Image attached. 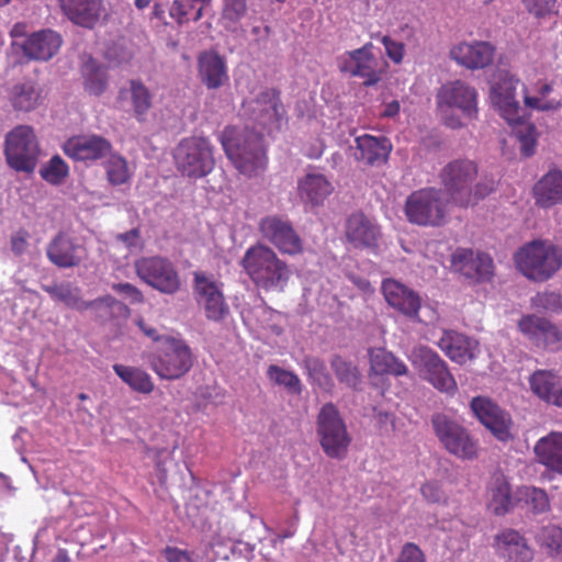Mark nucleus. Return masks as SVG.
<instances>
[{"instance_id": "nucleus-1", "label": "nucleus", "mask_w": 562, "mask_h": 562, "mask_svg": "<svg viewBox=\"0 0 562 562\" xmlns=\"http://www.w3.org/2000/svg\"><path fill=\"white\" fill-rule=\"evenodd\" d=\"M221 143L239 173L252 178L266 171L268 157L262 134L228 126L221 135Z\"/></svg>"}, {"instance_id": "nucleus-2", "label": "nucleus", "mask_w": 562, "mask_h": 562, "mask_svg": "<svg viewBox=\"0 0 562 562\" xmlns=\"http://www.w3.org/2000/svg\"><path fill=\"white\" fill-rule=\"evenodd\" d=\"M241 266L254 284L266 292H283L292 277L290 266L272 248L262 244L246 250Z\"/></svg>"}, {"instance_id": "nucleus-3", "label": "nucleus", "mask_w": 562, "mask_h": 562, "mask_svg": "<svg viewBox=\"0 0 562 562\" xmlns=\"http://www.w3.org/2000/svg\"><path fill=\"white\" fill-rule=\"evenodd\" d=\"M514 259L527 279L544 282L562 268V249L547 240H532L520 247Z\"/></svg>"}, {"instance_id": "nucleus-4", "label": "nucleus", "mask_w": 562, "mask_h": 562, "mask_svg": "<svg viewBox=\"0 0 562 562\" xmlns=\"http://www.w3.org/2000/svg\"><path fill=\"white\" fill-rule=\"evenodd\" d=\"M449 202L440 189L424 188L407 196L404 213L411 224L440 227L448 221Z\"/></svg>"}, {"instance_id": "nucleus-5", "label": "nucleus", "mask_w": 562, "mask_h": 562, "mask_svg": "<svg viewBox=\"0 0 562 562\" xmlns=\"http://www.w3.org/2000/svg\"><path fill=\"white\" fill-rule=\"evenodd\" d=\"M241 111L247 120L268 134L279 132L288 122L280 91L274 88H266L256 97L244 100Z\"/></svg>"}, {"instance_id": "nucleus-6", "label": "nucleus", "mask_w": 562, "mask_h": 562, "mask_svg": "<svg viewBox=\"0 0 562 562\" xmlns=\"http://www.w3.org/2000/svg\"><path fill=\"white\" fill-rule=\"evenodd\" d=\"M316 432L324 453L331 459H344L352 441L340 412L326 403L316 417Z\"/></svg>"}, {"instance_id": "nucleus-7", "label": "nucleus", "mask_w": 562, "mask_h": 562, "mask_svg": "<svg viewBox=\"0 0 562 562\" xmlns=\"http://www.w3.org/2000/svg\"><path fill=\"white\" fill-rule=\"evenodd\" d=\"M437 106L446 126L453 130L460 128L463 126L462 121L458 116L449 115V111L457 109L467 119H475L477 115V92L473 87L461 80L447 82L437 93Z\"/></svg>"}, {"instance_id": "nucleus-8", "label": "nucleus", "mask_w": 562, "mask_h": 562, "mask_svg": "<svg viewBox=\"0 0 562 562\" xmlns=\"http://www.w3.org/2000/svg\"><path fill=\"white\" fill-rule=\"evenodd\" d=\"M173 158L178 171L193 179L207 176L215 166L213 147L205 137L183 138L175 148Z\"/></svg>"}, {"instance_id": "nucleus-9", "label": "nucleus", "mask_w": 562, "mask_h": 562, "mask_svg": "<svg viewBox=\"0 0 562 562\" xmlns=\"http://www.w3.org/2000/svg\"><path fill=\"white\" fill-rule=\"evenodd\" d=\"M149 364L160 379L177 380L192 368L193 353L184 340L166 336L162 345L150 356Z\"/></svg>"}, {"instance_id": "nucleus-10", "label": "nucleus", "mask_w": 562, "mask_h": 562, "mask_svg": "<svg viewBox=\"0 0 562 562\" xmlns=\"http://www.w3.org/2000/svg\"><path fill=\"white\" fill-rule=\"evenodd\" d=\"M477 165L470 159H454L439 172L440 182L448 200L454 205L467 207L472 203V184L477 178Z\"/></svg>"}, {"instance_id": "nucleus-11", "label": "nucleus", "mask_w": 562, "mask_h": 562, "mask_svg": "<svg viewBox=\"0 0 562 562\" xmlns=\"http://www.w3.org/2000/svg\"><path fill=\"white\" fill-rule=\"evenodd\" d=\"M4 156L10 168L18 172H33L40 156L34 130L19 125L5 135Z\"/></svg>"}, {"instance_id": "nucleus-12", "label": "nucleus", "mask_w": 562, "mask_h": 562, "mask_svg": "<svg viewBox=\"0 0 562 562\" xmlns=\"http://www.w3.org/2000/svg\"><path fill=\"white\" fill-rule=\"evenodd\" d=\"M136 276L147 285L164 294H176L181 278L175 263L162 256L142 257L134 262Z\"/></svg>"}, {"instance_id": "nucleus-13", "label": "nucleus", "mask_w": 562, "mask_h": 562, "mask_svg": "<svg viewBox=\"0 0 562 562\" xmlns=\"http://www.w3.org/2000/svg\"><path fill=\"white\" fill-rule=\"evenodd\" d=\"M434 431L445 449L462 460L477 457L479 445L465 427L445 414H436L431 418Z\"/></svg>"}, {"instance_id": "nucleus-14", "label": "nucleus", "mask_w": 562, "mask_h": 562, "mask_svg": "<svg viewBox=\"0 0 562 562\" xmlns=\"http://www.w3.org/2000/svg\"><path fill=\"white\" fill-rule=\"evenodd\" d=\"M372 48V43H367L360 48L347 52L340 65L342 72L362 79L366 87L376 85L387 68V63L374 56Z\"/></svg>"}, {"instance_id": "nucleus-15", "label": "nucleus", "mask_w": 562, "mask_h": 562, "mask_svg": "<svg viewBox=\"0 0 562 562\" xmlns=\"http://www.w3.org/2000/svg\"><path fill=\"white\" fill-rule=\"evenodd\" d=\"M412 361L418 368L424 380L435 389L448 394L458 390L457 382L441 357L429 347H418L412 353Z\"/></svg>"}, {"instance_id": "nucleus-16", "label": "nucleus", "mask_w": 562, "mask_h": 562, "mask_svg": "<svg viewBox=\"0 0 562 562\" xmlns=\"http://www.w3.org/2000/svg\"><path fill=\"white\" fill-rule=\"evenodd\" d=\"M42 289L54 300L63 302L66 306L77 310H92L97 316L108 319L112 316L114 308H122L123 305L113 296L105 295L92 301H85L80 296V289L70 283L43 285Z\"/></svg>"}, {"instance_id": "nucleus-17", "label": "nucleus", "mask_w": 562, "mask_h": 562, "mask_svg": "<svg viewBox=\"0 0 562 562\" xmlns=\"http://www.w3.org/2000/svg\"><path fill=\"white\" fill-rule=\"evenodd\" d=\"M258 227L261 236L281 254L296 256L303 252V240L288 218L268 215L260 220Z\"/></svg>"}, {"instance_id": "nucleus-18", "label": "nucleus", "mask_w": 562, "mask_h": 562, "mask_svg": "<svg viewBox=\"0 0 562 562\" xmlns=\"http://www.w3.org/2000/svg\"><path fill=\"white\" fill-rule=\"evenodd\" d=\"M193 291L196 302L203 306L207 319L220 322L229 313L222 284L213 276L203 271L193 272Z\"/></svg>"}, {"instance_id": "nucleus-19", "label": "nucleus", "mask_w": 562, "mask_h": 562, "mask_svg": "<svg viewBox=\"0 0 562 562\" xmlns=\"http://www.w3.org/2000/svg\"><path fill=\"white\" fill-rule=\"evenodd\" d=\"M470 406L474 416L497 440L507 442L513 439L510 431L512 417L496 403L484 396H475L472 398Z\"/></svg>"}, {"instance_id": "nucleus-20", "label": "nucleus", "mask_w": 562, "mask_h": 562, "mask_svg": "<svg viewBox=\"0 0 562 562\" xmlns=\"http://www.w3.org/2000/svg\"><path fill=\"white\" fill-rule=\"evenodd\" d=\"M451 266L456 272L476 283L490 282L494 277L493 259L485 252L459 248L452 255Z\"/></svg>"}, {"instance_id": "nucleus-21", "label": "nucleus", "mask_w": 562, "mask_h": 562, "mask_svg": "<svg viewBox=\"0 0 562 562\" xmlns=\"http://www.w3.org/2000/svg\"><path fill=\"white\" fill-rule=\"evenodd\" d=\"M519 330L538 348L562 350V331L549 319L525 315L518 322Z\"/></svg>"}, {"instance_id": "nucleus-22", "label": "nucleus", "mask_w": 562, "mask_h": 562, "mask_svg": "<svg viewBox=\"0 0 562 562\" xmlns=\"http://www.w3.org/2000/svg\"><path fill=\"white\" fill-rule=\"evenodd\" d=\"M381 289L393 310L413 322H420L422 297L417 292L394 279L383 280Z\"/></svg>"}, {"instance_id": "nucleus-23", "label": "nucleus", "mask_w": 562, "mask_h": 562, "mask_svg": "<svg viewBox=\"0 0 562 562\" xmlns=\"http://www.w3.org/2000/svg\"><path fill=\"white\" fill-rule=\"evenodd\" d=\"M46 256L58 268L67 269L81 265L88 257V250L83 244L67 233L59 232L47 245Z\"/></svg>"}, {"instance_id": "nucleus-24", "label": "nucleus", "mask_w": 562, "mask_h": 562, "mask_svg": "<svg viewBox=\"0 0 562 562\" xmlns=\"http://www.w3.org/2000/svg\"><path fill=\"white\" fill-rule=\"evenodd\" d=\"M63 150L69 158L88 164L106 158L113 146L100 135H78L68 138L63 145Z\"/></svg>"}, {"instance_id": "nucleus-25", "label": "nucleus", "mask_w": 562, "mask_h": 562, "mask_svg": "<svg viewBox=\"0 0 562 562\" xmlns=\"http://www.w3.org/2000/svg\"><path fill=\"white\" fill-rule=\"evenodd\" d=\"M495 46L486 41L460 42L453 45L449 56L458 65L467 69H484L492 65L495 57Z\"/></svg>"}, {"instance_id": "nucleus-26", "label": "nucleus", "mask_w": 562, "mask_h": 562, "mask_svg": "<svg viewBox=\"0 0 562 562\" xmlns=\"http://www.w3.org/2000/svg\"><path fill=\"white\" fill-rule=\"evenodd\" d=\"M63 38L56 31L46 29L32 33L22 43L14 41L27 60L47 61L60 49Z\"/></svg>"}, {"instance_id": "nucleus-27", "label": "nucleus", "mask_w": 562, "mask_h": 562, "mask_svg": "<svg viewBox=\"0 0 562 562\" xmlns=\"http://www.w3.org/2000/svg\"><path fill=\"white\" fill-rule=\"evenodd\" d=\"M495 553L505 562H531L533 550L524 535L513 528H505L494 536Z\"/></svg>"}, {"instance_id": "nucleus-28", "label": "nucleus", "mask_w": 562, "mask_h": 562, "mask_svg": "<svg viewBox=\"0 0 562 562\" xmlns=\"http://www.w3.org/2000/svg\"><path fill=\"white\" fill-rule=\"evenodd\" d=\"M518 79L506 75L499 82L492 86V100L501 115L509 124H519L522 120V110L515 99V90Z\"/></svg>"}, {"instance_id": "nucleus-29", "label": "nucleus", "mask_w": 562, "mask_h": 562, "mask_svg": "<svg viewBox=\"0 0 562 562\" xmlns=\"http://www.w3.org/2000/svg\"><path fill=\"white\" fill-rule=\"evenodd\" d=\"M117 101L127 103L135 120L143 123L154 106V94L142 79H131L119 90Z\"/></svg>"}, {"instance_id": "nucleus-30", "label": "nucleus", "mask_w": 562, "mask_h": 562, "mask_svg": "<svg viewBox=\"0 0 562 562\" xmlns=\"http://www.w3.org/2000/svg\"><path fill=\"white\" fill-rule=\"evenodd\" d=\"M345 236L356 248H371L378 245L381 229L362 212H356L346 221Z\"/></svg>"}, {"instance_id": "nucleus-31", "label": "nucleus", "mask_w": 562, "mask_h": 562, "mask_svg": "<svg viewBox=\"0 0 562 562\" xmlns=\"http://www.w3.org/2000/svg\"><path fill=\"white\" fill-rule=\"evenodd\" d=\"M63 12L77 25L92 29L105 12L103 0H58Z\"/></svg>"}, {"instance_id": "nucleus-32", "label": "nucleus", "mask_w": 562, "mask_h": 562, "mask_svg": "<svg viewBox=\"0 0 562 562\" xmlns=\"http://www.w3.org/2000/svg\"><path fill=\"white\" fill-rule=\"evenodd\" d=\"M531 392L547 404L562 407V378L551 370H536L529 378Z\"/></svg>"}, {"instance_id": "nucleus-33", "label": "nucleus", "mask_w": 562, "mask_h": 562, "mask_svg": "<svg viewBox=\"0 0 562 562\" xmlns=\"http://www.w3.org/2000/svg\"><path fill=\"white\" fill-rule=\"evenodd\" d=\"M438 346L452 361L464 364L475 358L479 342L461 333L445 330Z\"/></svg>"}, {"instance_id": "nucleus-34", "label": "nucleus", "mask_w": 562, "mask_h": 562, "mask_svg": "<svg viewBox=\"0 0 562 562\" xmlns=\"http://www.w3.org/2000/svg\"><path fill=\"white\" fill-rule=\"evenodd\" d=\"M487 507L496 516L509 513L514 507L512 485L507 476L496 471L491 475L486 486Z\"/></svg>"}, {"instance_id": "nucleus-35", "label": "nucleus", "mask_w": 562, "mask_h": 562, "mask_svg": "<svg viewBox=\"0 0 562 562\" xmlns=\"http://www.w3.org/2000/svg\"><path fill=\"white\" fill-rule=\"evenodd\" d=\"M356 144V159L370 166L385 162L392 149L386 137H375L369 134L358 136Z\"/></svg>"}, {"instance_id": "nucleus-36", "label": "nucleus", "mask_w": 562, "mask_h": 562, "mask_svg": "<svg viewBox=\"0 0 562 562\" xmlns=\"http://www.w3.org/2000/svg\"><path fill=\"white\" fill-rule=\"evenodd\" d=\"M537 461L548 470L562 474V432L551 431L533 448Z\"/></svg>"}, {"instance_id": "nucleus-37", "label": "nucleus", "mask_w": 562, "mask_h": 562, "mask_svg": "<svg viewBox=\"0 0 562 562\" xmlns=\"http://www.w3.org/2000/svg\"><path fill=\"white\" fill-rule=\"evenodd\" d=\"M536 204L548 209L562 202V171L551 169L533 187Z\"/></svg>"}, {"instance_id": "nucleus-38", "label": "nucleus", "mask_w": 562, "mask_h": 562, "mask_svg": "<svg viewBox=\"0 0 562 562\" xmlns=\"http://www.w3.org/2000/svg\"><path fill=\"white\" fill-rule=\"evenodd\" d=\"M201 81L209 89H218L228 79L226 64L215 52H204L198 59Z\"/></svg>"}, {"instance_id": "nucleus-39", "label": "nucleus", "mask_w": 562, "mask_h": 562, "mask_svg": "<svg viewBox=\"0 0 562 562\" xmlns=\"http://www.w3.org/2000/svg\"><path fill=\"white\" fill-rule=\"evenodd\" d=\"M334 188L322 173H307L297 182L301 200L313 206L321 205L331 194Z\"/></svg>"}, {"instance_id": "nucleus-40", "label": "nucleus", "mask_w": 562, "mask_h": 562, "mask_svg": "<svg viewBox=\"0 0 562 562\" xmlns=\"http://www.w3.org/2000/svg\"><path fill=\"white\" fill-rule=\"evenodd\" d=\"M370 371L376 375L401 376L407 374V366L384 348L369 349Z\"/></svg>"}, {"instance_id": "nucleus-41", "label": "nucleus", "mask_w": 562, "mask_h": 562, "mask_svg": "<svg viewBox=\"0 0 562 562\" xmlns=\"http://www.w3.org/2000/svg\"><path fill=\"white\" fill-rule=\"evenodd\" d=\"M113 371L134 392L148 395L155 389L151 376L140 368L116 363L113 366Z\"/></svg>"}, {"instance_id": "nucleus-42", "label": "nucleus", "mask_w": 562, "mask_h": 562, "mask_svg": "<svg viewBox=\"0 0 562 562\" xmlns=\"http://www.w3.org/2000/svg\"><path fill=\"white\" fill-rule=\"evenodd\" d=\"M85 90L93 95H101L108 88L106 68L92 57H89L81 67Z\"/></svg>"}, {"instance_id": "nucleus-43", "label": "nucleus", "mask_w": 562, "mask_h": 562, "mask_svg": "<svg viewBox=\"0 0 562 562\" xmlns=\"http://www.w3.org/2000/svg\"><path fill=\"white\" fill-rule=\"evenodd\" d=\"M210 4L211 0H173L169 8V15L178 24L196 22Z\"/></svg>"}, {"instance_id": "nucleus-44", "label": "nucleus", "mask_w": 562, "mask_h": 562, "mask_svg": "<svg viewBox=\"0 0 562 562\" xmlns=\"http://www.w3.org/2000/svg\"><path fill=\"white\" fill-rule=\"evenodd\" d=\"M330 368L339 383L352 390L360 387L362 375L359 368L352 361L335 355L330 359Z\"/></svg>"}, {"instance_id": "nucleus-45", "label": "nucleus", "mask_w": 562, "mask_h": 562, "mask_svg": "<svg viewBox=\"0 0 562 562\" xmlns=\"http://www.w3.org/2000/svg\"><path fill=\"white\" fill-rule=\"evenodd\" d=\"M303 362L311 383L326 392H330L334 389V380L322 359L317 357H306Z\"/></svg>"}, {"instance_id": "nucleus-46", "label": "nucleus", "mask_w": 562, "mask_h": 562, "mask_svg": "<svg viewBox=\"0 0 562 562\" xmlns=\"http://www.w3.org/2000/svg\"><path fill=\"white\" fill-rule=\"evenodd\" d=\"M537 542L553 559H562V528L548 525L540 529Z\"/></svg>"}, {"instance_id": "nucleus-47", "label": "nucleus", "mask_w": 562, "mask_h": 562, "mask_svg": "<svg viewBox=\"0 0 562 562\" xmlns=\"http://www.w3.org/2000/svg\"><path fill=\"white\" fill-rule=\"evenodd\" d=\"M519 499L531 509L533 514H543L550 509L547 492L535 486H522L518 490Z\"/></svg>"}, {"instance_id": "nucleus-48", "label": "nucleus", "mask_w": 562, "mask_h": 562, "mask_svg": "<svg viewBox=\"0 0 562 562\" xmlns=\"http://www.w3.org/2000/svg\"><path fill=\"white\" fill-rule=\"evenodd\" d=\"M40 175L47 183L59 186L68 178L69 168L59 155H55L42 166Z\"/></svg>"}, {"instance_id": "nucleus-49", "label": "nucleus", "mask_w": 562, "mask_h": 562, "mask_svg": "<svg viewBox=\"0 0 562 562\" xmlns=\"http://www.w3.org/2000/svg\"><path fill=\"white\" fill-rule=\"evenodd\" d=\"M105 162L106 178L112 186H121L131 179V172L125 158L117 154H110Z\"/></svg>"}, {"instance_id": "nucleus-50", "label": "nucleus", "mask_w": 562, "mask_h": 562, "mask_svg": "<svg viewBox=\"0 0 562 562\" xmlns=\"http://www.w3.org/2000/svg\"><path fill=\"white\" fill-rule=\"evenodd\" d=\"M40 93L32 83L16 85L12 91V104L15 110L29 112L35 109Z\"/></svg>"}, {"instance_id": "nucleus-51", "label": "nucleus", "mask_w": 562, "mask_h": 562, "mask_svg": "<svg viewBox=\"0 0 562 562\" xmlns=\"http://www.w3.org/2000/svg\"><path fill=\"white\" fill-rule=\"evenodd\" d=\"M267 375L276 384L283 385L289 392L301 394V380L294 372L282 369L279 366L271 364L268 367Z\"/></svg>"}, {"instance_id": "nucleus-52", "label": "nucleus", "mask_w": 562, "mask_h": 562, "mask_svg": "<svg viewBox=\"0 0 562 562\" xmlns=\"http://www.w3.org/2000/svg\"><path fill=\"white\" fill-rule=\"evenodd\" d=\"M526 11L536 20L541 21L558 14L555 0H521Z\"/></svg>"}, {"instance_id": "nucleus-53", "label": "nucleus", "mask_w": 562, "mask_h": 562, "mask_svg": "<svg viewBox=\"0 0 562 562\" xmlns=\"http://www.w3.org/2000/svg\"><path fill=\"white\" fill-rule=\"evenodd\" d=\"M531 304L538 310L560 312L562 311V295L555 292L538 293L531 299Z\"/></svg>"}, {"instance_id": "nucleus-54", "label": "nucleus", "mask_w": 562, "mask_h": 562, "mask_svg": "<svg viewBox=\"0 0 562 562\" xmlns=\"http://www.w3.org/2000/svg\"><path fill=\"white\" fill-rule=\"evenodd\" d=\"M517 138L520 143L521 153L525 157H530L535 154L537 146V130L533 125L528 124L521 126L517 133Z\"/></svg>"}, {"instance_id": "nucleus-55", "label": "nucleus", "mask_w": 562, "mask_h": 562, "mask_svg": "<svg viewBox=\"0 0 562 562\" xmlns=\"http://www.w3.org/2000/svg\"><path fill=\"white\" fill-rule=\"evenodd\" d=\"M247 13V0H223V19L239 22Z\"/></svg>"}, {"instance_id": "nucleus-56", "label": "nucleus", "mask_w": 562, "mask_h": 562, "mask_svg": "<svg viewBox=\"0 0 562 562\" xmlns=\"http://www.w3.org/2000/svg\"><path fill=\"white\" fill-rule=\"evenodd\" d=\"M424 499L431 504H447L448 496L440 483L428 481L420 486Z\"/></svg>"}, {"instance_id": "nucleus-57", "label": "nucleus", "mask_w": 562, "mask_h": 562, "mask_svg": "<svg viewBox=\"0 0 562 562\" xmlns=\"http://www.w3.org/2000/svg\"><path fill=\"white\" fill-rule=\"evenodd\" d=\"M395 562H426V555L419 546L414 542H406Z\"/></svg>"}, {"instance_id": "nucleus-58", "label": "nucleus", "mask_w": 562, "mask_h": 562, "mask_svg": "<svg viewBox=\"0 0 562 562\" xmlns=\"http://www.w3.org/2000/svg\"><path fill=\"white\" fill-rule=\"evenodd\" d=\"M112 289L120 295L130 300L132 304H138L144 302V295L142 291L128 282L115 283L112 285Z\"/></svg>"}, {"instance_id": "nucleus-59", "label": "nucleus", "mask_w": 562, "mask_h": 562, "mask_svg": "<svg viewBox=\"0 0 562 562\" xmlns=\"http://www.w3.org/2000/svg\"><path fill=\"white\" fill-rule=\"evenodd\" d=\"M30 234L27 231L20 228L14 232L10 237V247L15 256H21L25 252L29 246Z\"/></svg>"}, {"instance_id": "nucleus-60", "label": "nucleus", "mask_w": 562, "mask_h": 562, "mask_svg": "<svg viewBox=\"0 0 562 562\" xmlns=\"http://www.w3.org/2000/svg\"><path fill=\"white\" fill-rule=\"evenodd\" d=\"M381 41L385 47L387 56L396 64H400L404 57V45L401 42L393 41L390 36L384 35Z\"/></svg>"}, {"instance_id": "nucleus-61", "label": "nucleus", "mask_w": 562, "mask_h": 562, "mask_svg": "<svg viewBox=\"0 0 562 562\" xmlns=\"http://www.w3.org/2000/svg\"><path fill=\"white\" fill-rule=\"evenodd\" d=\"M495 189L493 179H482L475 186H472V202L485 198Z\"/></svg>"}, {"instance_id": "nucleus-62", "label": "nucleus", "mask_w": 562, "mask_h": 562, "mask_svg": "<svg viewBox=\"0 0 562 562\" xmlns=\"http://www.w3.org/2000/svg\"><path fill=\"white\" fill-rule=\"evenodd\" d=\"M162 554L167 562H192L190 553L176 547H166Z\"/></svg>"}, {"instance_id": "nucleus-63", "label": "nucleus", "mask_w": 562, "mask_h": 562, "mask_svg": "<svg viewBox=\"0 0 562 562\" xmlns=\"http://www.w3.org/2000/svg\"><path fill=\"white\" fill-rule=\"evenodd\" d=\"M138 238L139 231L137 228H132L116 236V239L122 241L127 248L135 247Z\"/></svg>"}, {"instance_id": "nucleus-64", "label": "nucleus", "mask_w": 562, "mask_h": 562, "mask_svg": "<svg viewBox=\"0 0 562 562\" xmlns=\"http://www.w3.org/2000/svg\"><path fill=\"white\" fill-rule=\"evenodd\" d=\"M137 325H138L139 329L144 333V335H146L151 340H154V341L162 340L164 341L165 337H161L158 334V329L153 327V326H150V325H148L145 321L139 319L137 322Z\"/></svg>"}]
</instances>
